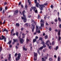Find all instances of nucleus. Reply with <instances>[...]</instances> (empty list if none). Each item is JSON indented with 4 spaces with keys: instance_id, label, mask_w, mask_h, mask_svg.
<instances>
[{
    "instance_id": "49530a36",
    "label": "nucleus",
    "mask_w": 61,
    "mask_h": 61,
    "mask_svg": "<svg viewBox=\"0 0 61 61\" xmlns=\"http://www.w3.org/2000/svg\"><path fill=\"white\" fill-rule=\"evenodd\" d=\"M2 11V8H0V12Z\"/></svg>"
},
{
    "instance_id": "ea45409f",
    "label": "nucleus",
    "mask_w": 61,
    "mask_h": 61,
    "mask_svg": "<svg viewBox=\"0 0 61 61\" xmlns=\"http://www.w3.org/2000/svg\"><path fill=\"white\" fill-rule=\"evenodd\" d=\"M49 30L50 31H51L52 30V29H51V27L50 28H49Z\"/></svg>"
},
{
    "instance_id": "c756f323",
    "label": "nucleus",
    "mask_w": 61,
    "mask_h": 61,
    "mask_svg": "<svg viewBox=\"0 0 61 61\" xmlns=\"http://www.w3.org/2000/svg\"><path fill=\"white\" fill-rule=\"evenodd\" d=\"M16 26H19V24L18 23H16Z\"/></svg>"
},
{
    "instance_id": "4be33fe9",
    "label": "nucleus",
    "mask_w": 61,
    "mask_h": 61,
    "mask_svg": "<svg viewBox=\"0 0 61 61\" xmlns=\"http://www.w3.org/2000/svg\"><path fill=\"white\" fill-rule=\"evenodd\" d=\"M2 36V40H3V39H5V37L4 36H3V35Z\"/></svg>"
},
{
    "instance_id": "f704fd0d",
    "label": "nucleus",
    "mask_w": 61,
    "mask_h": 61,
    "mask_svg": "<svg viewBox=\"0 0 61 61\" xmlns=\"http://www.w3.org/2000/svg\"><path fill=\"white\" fill-rule=\"evenodd\" d=\"M4 39V41H5V42H6V38H5Z\"/></svg>"
},
{
    "instance_id": "20e7f679",
    "label": "nucleus",
    "mask_w": 61,
    "mask_h": 61,
    "mask_svg": "<svg viewBox=\"0 0 61 61\" xmlns=\"http://www.w3.org/2000/svg\"><path fill=\"white\" fill-rule=\"evenodd\" d=\"M34 61H36V59H37V53H35V52L34 53Z\"/></svg>"
},
{
    "instance_id": "864d4df0",
    "label": "nucleus",
    "mask_w": 61,
    "mask_h": 61,
    "mask_svg": "<svg viewBox=\"0 0 61 61\" xmlns=\"http://www.w3.org/2000/svg\"><path fill=\"white\" fill-rule=\"evenodd\" d=\"M38 19H39V18H40V16L39 15H38Z\"/></svg>"
},
{
    "instance_id": "39448f33",
    "label": "nucleus",
    "mask_w": 61,
    "mask_h": 61,
    "mask_svg": "<svg viewBox=\"0 0 61 61\" xmlns=\"http://www.w3.org/2000/svg\"><path fill=\"white\" fill-rule=\"evenodd\" d=\"M21 57V54L19 53L18 55V56L17 57H16V61H17L19 60L20 59V58Z\"/></svg>"
},
{
    "instance_id": "79ce46f5",
    "label": "nucleus",
    "mask_w": 61,
    "mask_h": 61,
    "mask_svg": "<svg viewBox=\"0 0 61 61\" xmlns=\"http://www.w3.org/2000/svg\"><path fill=\"white\" fill-rule=\"evenodd\" d=\"M58 46H57L56 48V50H57L58 49Z\"/></svg>"
},
{
    "instance_id": "2f4dec72",
    "label": "nucleus",
    "mask_w": 61,
    "mask_h": 61,
    "mask_svg": "<svg viewBox=\"0 0 61 61\" xmlns=\"http://www.w3.org/2000/svg\"><path fill=\"white\" fill-rule=\"evenodd\" d=\"M41 44H42L43 45H44V44H45V42L44 41H43L41 43Z\"/></svg>"
},
{
    "instance_id": "7c9ffc66",
    "label": "nucleus",
    "mask_w": 61,
    "mask_h": 61,
    "mask_svg": "<svg viewBox=\"0 0 61 61\" xmlns=\"http://www.w3.org/2000/svg\"><path fill=\"white\" fill-rule=\"evenodd\" d=\"M14 29H12L11 31V34H12V33H13V32H14Z\"/></svg>"
},
{
    "instance_id": "473e14b6",
    "label": "nucleus",
    "mask_w": 61,
    "mask_h": 61,
    "mask_svg": "<svg viewBox=\"0 0 61 61\" xmlns=\"http://www.w3.org/2000/svg\"><path fill=\"white\" fill-rule=\"evenodd\" d=\"M17 53H16L15 54V56L16 57L17 56Z\"/></svg>"
},
{
    "instance_id": "4d7b16f0",
    "label": "nucleus",
    "mask_w": 61,
    "mask_h": 61,
    "mask_svg": "<svg viewBox=\"0 0 61 61\" xmlns=\"http://www.w3.org/2000/svg\"><path fill=\"white\" fill-rule=\"evenodd\" d=\"M44 5H47V3H45L44 4Z\"/></svg>"
},
{
    "instance_id": "9b49d317",
    "label": "nucleus",
    "mask_w": 61,
    "mask_h": 61,
    "mask_svg": "<svg viewBox=\"0 0 61 61\" xmlns=\"http://www.w3.org/2000/svg\"><path fill=\"white\" fill-rule=\"evenodd\" d=\"M35 28V26L34 25H33L32 24L31 26V29H32V32H34Z\"/></svg>"
},
{
    "instance_id": "0e129e2a",
    "label": "nucleus",
    "mask_w": 61,
    "mask_h": 61,
    "mask_svg": "<svg viewBox=\"0 0 61 61\" xmlns=\"http://www.w3.org/2000/svg\"><path fill=\"white\" fill-rule=\"evenodd\" d=\"M21 2H20L19 3V5H21Z\"/></svg>"
},
{
    "instance_id": "a19ab883",
    "label": "nucleus",
    "mask_w": 61,
    "mask_h": 61,
    "mask_svg": "<svg viewBox=\"0 0 61 61\" xmlns=\"http://www.w3.org/2000/svg\"><path fill=\"white\" fill-rule=\"evenodd\" d=\"M38 37L37 36H36L35 37V39L36 40L37 39H38Z\"/></svg>"
},
{
    "instance_id": "c9c22d12",
    "label": "nucleus",
    "mask_w": 61,
    "mask_h": 61,
    "mask_svg": "<svg viewBox=\"0 0 61 61\" xmlns=\"http://www.w3.org/2000/svg\"><path fill=\"white\" fill-rule=\"evenodd\" d=\"M45 37L46 39L48 38V37H47V36H45Z\"/></svg>"
},
{
    "instance_id": "c03bdc74",
    "label": "nucleus",
    "mask_w": 61,
    "mask_h": 61,
    "mask_svg": "<svg viewBox=\"0 0 61 61\" xmlns=\"http://www.w3.org/2000/svg\"><path fill=\"white\" fill-rule=\"evenodd\" d=\"M46 46H45V45L44 44L43 45V46H42L43 47V48H45V47H46Z\"/></svg>"
},
{
    "instance_id": "f03ea898",
    "label": "nucleus",
    "mask_w": 61,
    "mask_h": 61,
    "mask_svg": "<svg viewBox=\"0 0 61 61\" xmlns=\"http://www.w3.org/2000/svg\"><path fill=\"white\" fill-rule=\"evenodd\" d=\"M25 13V10H24L23 12V17H21V18L22 19H24L23 21L24 22H26V16H25L24 15V14Z\"/></svg>"
},
{
    "instance_id": "dca6fc26",
    "label": "nucleus",
    "mask_w": 61,
    "mask_h": 61,
    "mask_svg": "<svg viewBox=\"0 0 61 61\" xmlns=\"http://www.w3.org/2000/svg\"><path fill=\"white\" fill-rule=\"evenodd\" d=\"M24 50H25V51H26L27 50V49L25 48V46H24L23 48Z\"/></svg>"
},
{
    "instance_id": "6ab92c4d",
    "label": "nucleus",
    "mask_w": 61,
    "mask_h": 61,
    "mask_svg": "<svg viewBox=\"0 0 61 61\" xmlns=\"http://www.w3.org/2000/svg\"><path fill=\"white\" fill-rule=\"evenodd\" d=\"M49 60L50 61H53V59L52 58H49Z\"/></svg>"
},
{
    "instance_id": "8fccbe9b",
    "label": "nucleus",
    "mask_w": 61,
    "mask_h": 61,
    "mask_svg": "<svg viewBox=\"0 0 61 61\" xmlns=\"http://www.w3.org/2000/svg\"><path fill=\"white\" fill-rule=\"evenodd\" d=\"M42 37H40V40H42Z\"/></svg>"
},
{
    "instance_id": "a18cd8bd",
    "label": "nucleus",
    "mask_w": 61,
    "mask_h": 61,
    "mask_svg": "<svg viewBox=\"0 0 61 61\" xmlns=\"http://www.w3.org/2000/svg\"><path fill=\"white\" fill-rule=\"evenodd\" d=\"M51 47H52L51 46H50L49 47V48L50 49H51Z\"/></svg>"
},
{
    "instance_id": "052dcab7",
    "label": "nucleus",
    "mask_w": 61,
    "mask_h": 61,
    "mask_svg": "<svg viewBox=\"0 0 61 61\" xmlns=\"http://www.w3.org/2000/svg\"><path fill=\"white\" fill-rule=\"evenodd\" d=\"M51 8H53V5H51Z\"/></svg>"
},
{
    "instance_id": "423d86ee",
    "label": "nucleus",
    "mask_w": 61,
    "mask_h": 61,
    "mask_svg": "<svg viewBox=\"0 0 61 61\" xmlns=\"http://www.w3.org/2000/svg\"><path fill=\"white\" fill-rule=\"evenodd\" d=\"M60 30H58V41H60V40H61V37L60 36H60Z\"/></svg>"
},
{
    "instance_id": "338daca9",
    "label": "nucleus",
    "mask_w": 61,
    "mask_h": 61,
    "mask_svg": "<svg viewBox=\"0 0 61 61\" xmlns=\"http://www.w3.org/2000/svg\"><path fill=\"white\" fill-rule=\"evenodd\" d=\"M54 57L55 58H56V55H55L54 56Z\"/></svg>"
},
{
    "instance_id": "6e6552de",
    "label": "nucleus",
    "mask_w": 61,
    "mask_h": 61,
    "mask_svg": "<svg viewBox=\"0 0 61 61\" xmlns=\"http://www.w3.org/2000/svg\"><path fill=\"white\" fill-rule=\"evenodd\" d=\"M20 37H21V36H19V38L20 39V41L21 44H23V43L24 41V40L23 39L20 38Z\"/></svg>"
},
{
    "instance_id": "f257e3e1",
    "label": "nucleus",
    "mask_w": 61,
    "mask_h": 61,
    "mask_svg": "<svg viewBox=\"0 0 61 61\" xmlns=\"http://www.w3.org/2000/svg\"><path fill=\"white\" fill-rule=\"evenodd\" d=\"M34 1L35 3L36 4V6L37 7H40V9L41 10H43V7H45L44 5H39V3H37V0H34Z\"/></svg>"
},
{
    "instance_id": "9d476101",
    "label": "nucleus",
    "mask_w": 61,
    "mask_h": 61,
    "mask_svg": "<svg viewBox=\"0 0 61 61\" xmlns=\"http://www.w3.org/2000/svg\"><path fill=\"white\" fill-rule=\"evenodd\" d=\"M31 22L33 24H32L31 25H36V23L35 22V21H34L33 20H32Z\"/></svg>"
},
{
    "instance_id": "09e8293b",
    "label": "nucleus",
    "mask_w": 61,
    "mask_h": 61,
    "mask_svg": "<svg viewBox=\"0 0 61 61\" xmlns=\"http://www.w3.org/2000/svg\"><path fill=\"white\" fill-rule=\"evenodd\" d=\"M35 13H37V10H36L35 11Z\"/></svg>"
},
{
    "instance_id": "393cba45",
    "label": "nucleus",
    "mask_w": 61,
    "mask_h": 61,
    "mask_svg": "<svg viewBox=\"0 0 61 61\" xmlns=\"http://www.w3.org/2000/svg\"><path fill=\"white\" fill-rule=\"evenodd\" d=\"M33 7V10L34 11L35 10H36V7Z\"/></svg>"
},
{
    "instance_id": "bf43d9fd",
    "label": "nucleus",
    "mask_w": 61,
    "mask_h": 61,
    "mask_svg": "<svg viewBox=\"0 0 61 61\" xmlns=\"http://www.w3.org/2000/svg\"><path fill=\"white\" fill-rule=\"evenodd\" d=\"M28 23H26L25 24V25H26L27 26H28Z\"/></svg>"
},
{
    "instance_id": "1a4fd4ad",
    "label": "nucleus",
    "mask_w": 61,
    "mask_h": 61,
    "mask_svg": "<svg viewBox=\"0 0 61 61\" xmlns=\"http://www.w3.org/2000/svg\"><path fill=\"white\" fill-rule=\"evenodd\" d=\"M36 32L38 33H40V30H38V27L37 26H36Z\"/></svg>"
},
{
    "instance_id": "5701e85b",
    "label": "nucleus",
    "mask_w": 61,
    "mask_h": 61,
    "mask_svg": "<svg viewBox=\"0 0 61 61\" xmlns=\"http://www.w3.org/2000/svg\"><path fill=\"white\" fill-rule=\"evenodd\" d=\"M11 40L9 41V42L7 43V44H9V45H10L11 43Z\"/></svg>"
},
{
    "instance_id": "4468645a",
    "label": "nucleus",
    "mask_w": 61,
    "mask_h": 61,
    "mask_svg": "<svg viewBox=\"0 0 61 61\" xmlns=\"http://www.w3.org/2000/svg\"><path fill=\"white\" fill-rule=\"evenodd\" d=\"M22 38H25V34L24 33H23L22 34Z\"/></svg>"
},
{
    "instance_id": "58836bf2",
    "label": "nucleus",
    "mask_w": 61,
    "mask_h": 61,
    "mask_svg": "<svg viewBox=\"0 0 61 61\" xmlns=\"http://www.w3.org/2000/svg\"><path fill=\"white\" fill-rule=\"evenodd\" d=\"M26 41H27V42H28L29 41H30L29 39H27V38Z\"/></svg>"
},
{
    "instance_id": "b1692460",
    "label": "nucleus",
    "mask_w": 61,
    "mask_h": 61,
    "mask_svg": "<svg viewBox=\"0 0 61 61\" xmlns=\"http://www.w3.org/2000/svg\"><path fill=\"white\" fill-rule=\"evenodd\" d=\"M36 39H33V43H35V42H36Z\"/></svg>"
},
{
    "instance_id": "603ef678",
    "label": "nucleus",
    "mask_w": 61,
    "mask_h": 61,
    "mask_svg": "<svg viewBox=\"0 0 61 61\" xmlns=\"http://www.w3.org/2000/svg\"><path fill=\"white\" fill-rule=\"evenodd\" d=\"M55 32H58V30L57 29H56L55 30Z\"/></svg>"
},
{
    "instance_id": "72a5a7b5",
    "label": "nucleus",
    "mask_w": 61,
    "mask_h": 61,
    "mask_svg": "<svg viewBox=\"0 0 61 61\" xmlns=\"http://www.w3.org/2000/svg\"><path fill=\"white\" fill-rule=\"evenodd\" d=\"M55 42L54 41H53L52 42V45H55Z\"/></svg>"
},
{
    "instance_id": "de8ad7c7",
    "label": "nucleus",
    "mask_w": 61,
    "mask_h": 61,
    "mask_svg": "<svg viewBox=\"0 0 61 61\" xmlns=\"http://www.w3.org/2000/svg\"><path fill=\"white\" fill-rule=\"evenodd\" d=\"M37 52L38 53L39 55H40V52H39V50H37Z\"/></svg>"
},
{
    "instance_id": "5fc2aeb1",
    "label": "nucleus",
    "mask_w": 61,
    "mask_h": 61,
    "mask_svg": "<svg viewBox=\"0 0 61 61\" xmlns=\"http://www.w3.org/2000/svg\"><path fill=\"white\" fill-rule=\"evenodd\" d=\"M5 22V20H4V22L3 23V24H4Z\"/></svg>"
},
{
    "instance_id": "4c0bfd02",
    "label": "nucleus",
    "mask_w": 61,
    "mask_h": 61,
    "mask_svg": "<svg viewBox=\"0 0 61 61\" xmlns=\"http://www.w3.org/2000/svg\"><path fill=\"white\" fill-rule=\"evenodd\" d=\"M2 47H0V52H1V51H2Z\"/></svg>"
},
{
    "instance_id": "680f3d73",
    "label": "nucleus",
    "mask_w": 61,
    "mask_h": 61,
    "mask_svg": "<svg viewBox=\"0 0 61 61\" xmlns=\"http://www.w3.org/2000/svg\"><path fill=\"white\" fill-rule=\"evenodd\" d=\"M5 10H7V7L6 6L5 7Z\"/></svg>"
},
{
    "instance_id": "69168bd1",
    "label": "nucleus",
    "mask_w": 61,
    "mask_h": 61,
    "mask_svg": "<svg viewBox=\"0 0 61 61\" xmlns=\"http://www.w3.org/2000/svg\"><path fill=\"white\" fill-rule=\"evenodd\" d=\"M6 4H7V3H6V2H5L4 3V5H6Z\"/></svg>"
},
{
    "instance_id": "a211bd4d",
    "label": "nucleus",
    "mask_w": 61,
    "mask_h": 61,
    "mask_svg": "<svg viewBox=\"0 0 61 61\" xmlns=\"http://www.w3.org/2000/svg\"><path fill=\"white\" fill-rule=\"evenodd\" d=\"M18 12V10H16L15 12V15H17V13Z\"/></svg>"
},
{
    "instance_id": "37998d69",
    "label": "nucleus",
    "mask_w": 61,
    "mask_h": 61,
    "mask_svg": "<svg viewBox=\"0 0 61 61\" xmlns=\"http://www.w3.org/2000/svg\"><path fill=\"white\" fill-rule=\"evenodd\" d=\"M27 5H25V8H26H26H27Z\"/></svg>"
},
{
    "instance_id": "aec40b11",
    "label": "nucleus",
    "mask_w": 61,
    "mask_h": 61,
    "mask_svg": "<svg viewBox=\"0 0 61 61\" xmlns=\"http://www.w3.org/2000/svg\"><path fill=\"white\" fill-rule=\"evenodd\" d=\"M4 31H6V32H8V31L6 29H5L4 30L2 31L3 32H4Z\"/></svg>"
},
{
    "instance_id": "ddd939ff",
    "label": "nucleus",
    "mask_w": 61,
    "mask_h": 61,
    "mask_svg": "<svg viewBox=\"0 0 61 61\" xmlns=\"http://www.w3.org/2000/svg\"><path fill=\"white\" fill-rule=\"evenodd\" d=\"M13 40L14 41V42H13V43H12V44H14V42H15L17 41V40L13 39Z\"/></svg>"
},
{
    "instance_id": "bb28decb",
    "label": "nucleus",
    "mask_w": 61,
    "mask_h": 61,
    "mask_svg": "<svg viewBox=\"0 0 61 61\" xmlns=\"http://www.w3.org/2000/svg\"><path fill=\"white\" fill-rule=\"evenodd\" d=\"M16 35L17 36H18V32H16Z\"/></svg>"
},
{
    "instance_id": "f3484780",
    "label": "nucleus",
    "mask_w": 61,
    "mask_h": 61,
    "mask_svg": "<svg viewBox=\"0 0 61 61\" xmlns=\"http://www.w3.org/2000/svg\"><path fill=\"white\" fill-rule=\"evenodd\" d=\"M28 2L29 3V5H31V2L30 1V0H28Z\"/></svg>"
},
{
    "instance_id": "13d9d810",
    "label": "nucleus",
    "mask_w": 61,
    "mask_h": 61,
    "mask_svg": "<svg viewBox=\"0 0 61 61\" xmlns=\"http://www.w3.org/2000/svg\"><path fill=\"white\" fill-rule=\"evenodd\" d=\"M24 30V28H22L21 29V31H23V30Z\"/></svg>"
},
{
    "instance_id": "7ed1b4c3",
    "label": "nucleus",
    "mask_w": 61,
    "mask_h": 61,
    "mask_svg": "<svg viewBox=\"0 0 61 61\" xmlns=\"http://www.w3.org/2000/svg\"><path fill=\"white\" fill-rule=\"evenodd\" d=\"M40 22H41V23H41V26L40 27H39V29H42V27L44 26V20H41Z\"/></svg>"
},
{
    "instance_id": "774afa93",
    "label": "nucleus",
    "mask_w": 61,
    "mask_h": 61,
    "mask_svg": "<svg viewBox=\"0 0 61 61\" xmlns=\"http://www.w3.org/2000/svg\"><path fill=\"white\" fill-rule=\"evenodd\" d=\"M47 18V17L46 16H45L44 17V19H46Z\"/></svg>"
},
{
    "instance_id": "f8f14e48",
    "label": "nucleus",
    "mask_w": 61,
    "mask_h": 61,
    "mask_svg": "<svg viewBox=\"0 0 61 61\" xmlns=\"http://www.w3.org/2000/svg\"><path fill=\"white\" fill-rule=\"evenodd\" d=\"M49 42H50L49 40H48L47 41V42L46 43V44H47V46H49V45L48 44V43H49Z\"/></svg>"
},
{
    "instance_id": "2eb2a0df",
    "label": "nucleus",
    "mask_w": 61,
    "mask_h": 61,
    "mask_svg": "<svg viewBox=\"0 0 61 61\" xmlns=\"http://www.w3.org/2000/svg\"><path fill=\"white\" fill-rule=\"evenodd\" d=\"M61 59V57H60V56H58V61H60Z\"/></svg>"
},
{
    "instance_id": "cd10ccee",
    "label": "nucleus",
    "mask_w": 61,
    "mask_h": 61,
    "mask_svg": "<svg viewBox=\"0 0 61 61\" xmlns=\"http://www.w3.org/2000/svg\"><path fill=\"white\" fill-rule=\"evenodd\" d=\"M58 21V20H57V19H56L54 21H55L56 22H57V21Z\"/></svg>"
},
{
    "instance_id": "e433bc0d",
    "label": "nucleus",
    "mask_w": 61,
    "mask_h": 61,
    "mask_svg": "<svg viewBox=\"0 0 61 61\" xmlns=\"http://www.w3.org/2000/svg\"><path fill=\"white\" fill-rule=\"evenodd\" d=\"M33 7H31L30 9V11H32V10H33Z\"/></svg>"
},
{
    "instance_id": "c85d7f7f",
    "label": "nucleus",
    "mask_w": 61,
    "mask_h": 61,
    "mask_svg": "<svg viewBox=\"0 0 61 61\" xmlns=\"http://www.w3.org/2000/svg\"><path fill=\"white\" fill-rule=\"evenodd\" d=\"M58 20L59 21V22H61V19H60V17H59L58 18Z\"/></svg>"
},
{
    "instance_id": "6e6d98bb",
    "label": "nucleus",
    "mask_w": 61,
    "mask_h": 61,
    "mask_svg": "<svg viewBox=\"0 0 61 61\" xmlns=\"http://www.w3.org/2000/svg\"><path fill=\"white\" fill-rule=\"evenodd\" d=\"M59 27L60 28H61V24H59Z\"/></svg>"
},
{
    "instance_id": "e2e57ef3",
    "label": "nucleus",
    "mask_w": 61,
    "mask_h": 61,
    "mask_svg": "<svg viewBox=\"0 0 61 61\" xmlns=\"http://www.w3.org/2000/svg\"><path fill=\"white\" fill-rule=\"evenodd\" d=\"M2 22L0 21V25H2Z\"/></svg>"
},
{
    "instance_id": "0eeeda50",
    "label": "nucleus",
    "mask_w": 61,
    "mask_h": 61,
    "mask_svg": "<svg viewBox=\"0 0 61 61\" xmlns=\"http://www.w3.org/2000/svg\"><path fill=\"white\" fill-rule=\"evenodd\" d=\"M47 56H45L44 57H42L41 58V60L42 61H46V59L47 58Z\"/></svg>"
},
{
    "instance_id": "412c9836",
    "label": "nucleus",
    "mask_w": 61,
    "mask_h": 61,
    "mask_svg": "<svg viewBox=\"0 0 61 61\" xmlns=\"http://www.w3.org/2000/svg\"><path fill=\"white\" fill-rule=\"evenodd\" d=\"M11 54H9V57L8 58V59L9 60H10V58H11Z\"/></svg>"
},
{
    "instance_id": "3c124183",
    "label": "nucleus",
    "mask_w": 61,
    "mask_h": 61,
    "mask_svg": "<svg viewBox=\"0 0 61 61\" xmlns=\"http://www.w3.org/2000/svg\"><path fill=\"white\" fill-rule=\"evenodd\" d=\"M31 17V16L30 15H29L28 16V18H29L30 17Z\"/></svg>"
},
{
    "instance_id": "a878e982",
    "label": "nucleus",
    "mask_w": 61,
    "mask_h": 61,
    "mask_svg": "<svg viewBox=\"0 0 61 61\" xmlns=\"http://www.w3.org/2000/svg\"><path fill=\"white\" fill-rule=\"evenodd\" d=\"M43 48V47H40L39 48V50H40V49H42Z\"/></svg>"
}]
</instances>
